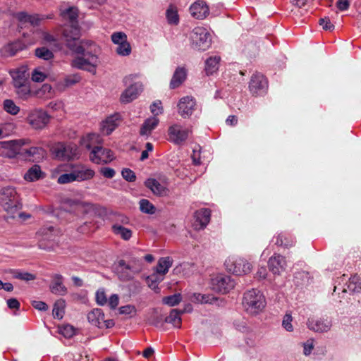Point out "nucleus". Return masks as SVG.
<instances>
[{
  "instance_id": "obj_1",
  "label": "nucleus",
  "mask_w": 361,
  "mask_h": 361,
  "mask_svg": "<svg viewBox=\"0 0 361 361\" xmlns=\"http://www.w3.org/2000/svg\"><path fill=\"white\" fill-rule=\"evenodd\" d=\"M51 118L46 111L35 109L29 111L25 121L31 129L42 130L49 126Z\"/></svg>"
},
{
  "instance_id": "obj_2",
  "label": "nucleus",
  "mask_w": 361,
  "mask_h": 361,
  "mask_svg": "<svg viewBox=\"0 0 361 361\" xmlns=\"http://www.w3.org/2000/svg\"><path fill=\"white\" fill-rule=\"evenodd\" d=\"M67 46L77 54H83L85 48L90 45L87 42L80 40V30L75 27H69L64 31Z\"/></svg>"
},
{
  "instance_id": "obj_3",
  "label": "nucleus",
  "mask_w": 361,
  "mask_h": 361,
  "mask_svg": "<svg viewBox=\"0 0 361 361\" xmlns=\"http://www.w3.org/2000/svg\"><path fill=\"white\" fill-rule=\"evenodd\" d=\"M243 304L247 310L256 313L265 306V300L259 290L252 289L244 295Z\"/></svg>"
},
{
  "instance_id": "obj_4",
  "label": "nucleus",
  "mask_w": 361,
  "mask_h": 361,
  "mask_svg": "<svg viewBox=\"0 0 361 361\" xmlns=\"http://www.w3.org/2000/svg\"><path fill=\"white\" fill-rule=\"evenodd\" d=\"M212 288L220 293H226L233 289L235 283L231 276L219 274L211 280Z\"/></svg>"
},
{
  "instance_id": "obj_5",
  "label": "nucleus",
  "mask_w": 361,
  "mask_h": 361,
  "mask_svg": "<svg viewBox=\"0 0 361 361\" xmlns=\"http://www.w3.org/2000/svg\"><path fill=\"white\" fill-rule=\"evenodd\" d=\"M73 169V166L71 164L60 165L53 171V176L60 175L57 178V182L59 184H66L76 181Z\"/></svg>"
},
{
  "instance_id": "obj_6",
  "label": "nucleus",
  "mask_w": 361,
  "mask_h": 361,
  "mask_svg": "<svg viewBox=\"0 0 361 361\" xmlns=\"http://www.w3.org/2000/svg\"><path fill=\"white\" fill-rule=\"evenodd\" d=\"M114 157L110 149H103L101 147H95L91 152L90 159L92 161L100 164H108L113 161Z\"/></svg>"
},
{
  "instance_id": "obj_7",
  "label": "nucleus",
  "mask_w": 361,
  "mask_h": 361,
  "mask_svg": "<svg viewBox=\"0 0 361 361\" xmlns=\"http://www.w3.org/2000/svg\"><path fill=\"white\" fill-rule=\"evenodd\" d=\"M82 55L87 56V59L77 57L73 60L72 66L80 69H86L88 71L94 70L96 66L97 57L90 53H87V54L84 53Z\"/></svg>"
},
{
  "instance_id": "obj_8",
  "label": "nucleus",
  "mask_w": 361,
  "mask_h": 361,
  "mask_svg": "<svg viewBox=\"0 0 361 361\" xmlns=\"http://www.w3.org/2000/svg\"><path fill=\"white\" fill-rule=\"evenodd\" d=\"M211 212L207 209H202L195 213V222L193 227L196 230H200L206 227L210 221Z\"/></svg>"
},
{
  "instance_id": "obj_9",
  "label": "nucleus",
  "mask_w": 361,
  "mask_h": 361,
  "mask_svg": "<svg viewBox=\"0 0 361 361\" xmlns=\"http://www.w3.org/2000/svg\"><path fill=\"white\" fill-rule=\"evenodd\" d=\"M226 267L229 271L239 276L249 274L252 268L251 264L247 261H241L237 265L228 262Z\"/></svg>"
},
{
  "instance_id": "obj_10",
  "label": "nucleus",
  "mask_w": 361,
  "mask_h": 361,
  "mask_svg": "<svg viewBox=\"0 0 361 361\" xmlns=\"http://www.w3.org/2000/svg\"><path fill=\"white\" fill-rule=\"evenodd\" d=\"M55 159L61 161L69 160L72 158L70 154V147L64 143L59 142L51 149Z\"/></svg>"
},
{
  "instance_id": "obj_11",
  "label": "nucleus",
  "mask_w": 361,
  "mask_h": 361,
  "mask_svg": "<svg viewBox=\"0 0 361 361\" xmlns=\"http://www.w3.org/2000/svg\"><path fill=\"white\" fill-rule=\"evenodd\" d=\"M145 185L154 195L157 196L166 195L169 192L168 188L154 178L147 179L145 182Z\"/></svg>"
},
{
  "instance_id": "obj_12",
  "label": "nucleus",
  "mask_w": 361,
  "mask_h": 361,
  "mask_svg": "<svg viewBox=\"0 0 361 361\" xmlns=\"http://www.w3.org/2000/svg\"><path fill=\"white\" fill-rule=\"evenodd\" d=\"M191 13L197 19H203L209 14V8L203 1H196L190 7Z\"/></svg>"
},
{
  "instance_id": "obj_13",
  "label": "nucleus",
  "mask_w": 361,
  "mask_h": 361,
  "mask_svg": "<svg viewBox=\"0 0 361 361\" xmlns=\"http://www.w3.org/2000/svg\"><path fill=\"white\" fill-rule=\"evenodd\" d=\"M24 142L23 140H12L4 144L5 154L9 157H13L19 154Z\"/></svg>"
},
{
  "instance_id": "obj_14",
  "label": "nucleus",
  "mask_w": 361,
  "mask_h": 361,
  "mask_svg": "<svg viewBox=\"0 0 361 361\" xmlns=\"http://www.w3.org/2000/svg\"><path fill=\"white\" fill-rule=\"evenodd\" d=\"M172 265V260L169 257H162L158 261L153 276L157 280V276H164Z\"/></svg>"
},
{
  "instance_id": "obj_15",
  "label": "nucleus",
  "mask_w": 361,
  "mask_h": 361,
  "mask_svg": "<svg viewBox=\"0 0 361 361\" xmlns=\"http://www.w3.org/2000/svg\"><path fill=\"white\" fill-rule=\"evenodd\" d=\"M194 106L195 102L190 97H186L182 98L178 104L179 114L183 117H186L191 115Z\"/></svg>"
},
{
  "instance_id": "obj_16",
  "label": "nucleus",
  "mask_w": 361,
  "mask_h": 361,
  "mask_svg": "<svg viewBox=\"0 0 361 361\" xmlns=\"http://www.w3.org/2000/svg\"><path fill=\"white\" fill-rule=\"evenodd\" d=\"M57 329L58 333L66 339L72 338L73 336H76L78 332V329L70 324L59 325Z\"/></svg>"
},
{
  "instance_id": "obj_17",
  "label": "nucleus",
  "mask_w": 361,
  "mask_h": 361,
  "mask_svg": "<svg viewBox=\"0 0 361 361\" xmlns=\"http://www.w3.org/2000/svg\"><path fill=\"white\" fill-rule=\"evenodd\" d=\"M53 317L59 320L63 319L66 315V305L63 300H58L54 305Z\"/></svg>"
},
{
  "instance_id": "obj_18",
  "label": "nucleus",
  "mask_w": 361,
  "mask_h": 361,
  "mask_svg": "<svg viewBox=\"0 0 361 361\" xmlns=\"http://www.w3.org/2000/svg\"><path fill=\"white\" fill-rule=\"evenodd\" d=\"M190 300L192 302L198 304H211L217 300V298L209 294H202L200 293H194L190 295Z\"/></svg>"
},
{
  "instance_id": "obj_19",
  "label": "nucleus",
  "mask_w": 361,
  "mask_h": 361,
  "mask_svg": "<svg viewBox=\"0 0 361 361\" xmlns=\"http://www.w3.org/2000/svg\"><path fill=\"white\" fill-rule=\"evenodd\" d=\"M76 181H83L91 179L94 176V171L90 169L81 166L74 170Z\"/></svg>"
},
{
  "instance_id": "obj_20",
  "label": "nucleus",
  "mask_w": 361,
  "mask_h": 361,
  "mask_svg": "<svg viewBox=\"0 0 361 361\" xmlns=\"http://www.w3.org/2000/svg\"><path fill=\"white\" fill-rule=\"evenodd\" d=\"M169 133L172 140L176 142L185 140L188 137V132L180 129L178 126H173L170 128Z\"/></svg>"
},
{
  "instance_id": "obj_21",
  "label": "nucleus",
  "mask_w": 361,
  "mask_h": 361,
  "mask_svg": "<svg viewBox=\"0 0 361 361\" xmlns=\"http://www.w3.org/2000/svg\"><path fill=\"white\" fill-rule=\"evenodd\" d=\"M186 78L185 70L183 68H178L175 71L173 76L171 80L170 85L172 88L180 86Z\"/></svg>"
},
{
  "instance_id": "obj_22",
  "label": "nucleus",
  "mask_w": 361,
  "mask_h": 361,
  "mask_svg": "<svg viewBox=\"0 0 361 361\" xmlns=\"http://www.w3.org/2000/svg\"><path fill=\"white\" fill-rule=\"evenodd\" d=\"M267 84V80L262 75L256 74L252 75L250 83V89L257 92Z\"/></svg>"
},
{
  "instance_id": "obj_23",
  "label": "nucleus",
  "mask_w": 361,
  "mask_h": 361,
  "mask_svg": "<svg viewBox=\"0 0 361 361\" xmlns=\"http://www.w3.org/2000/svg\"><path fill=\"white\" fill-rule=\"evenodd\" d=\"M15 87L20 99H27L32 97V87L29 85L27 82Z\"/></svg>"
},
{
  "instance_id": "obj_24",
  "label": "nucleus",
  "mask_w": 361,
  "mask_h": 361,
  "mask_svg": "<svg viewBox=\"0 0 361 361\" xmlns=\"http://www.w3.org/2000/svg\"><path fill=\"white\" fill-rule=\"evenodd\" d=\"M11 74L13 80L14 87L27 82L25 71L23 68L15 69L11 71Z\"/></svg>"
},
{
  "instance_id": "obj_25",
  "label": "nucleus",
  "mask_w": 361,
  "mask_h": 361,
  "mask_svg": "<svg viewBox=\"0 0 361 361\" xmlns=\"http://www.w3.org/2000/svg\"><path fill=\"white\" fill-rule=\"evenodd\" d=\"M52 93V87L47 83L43 84L37 88L32 87V97L37 98H44Z\"/></svg>"
},
{
  "instance_id": "obj_26",
  "label": "nucleus",
  "mask_w": 361,
  "mask_h": 361,
  "mask_svg": "<svg viewBox=\"0 0 361 361\" xmlns=\"http://www.w3.org/2000/svg\"><path fill=\"white\" fill-rule=\"evenodd\" d=\"M220 57H210L206 61L205 71L208 75L216 73L219 69Z\"/></svg>"
},
{
  "instance_id": "obj_27",
  "label": "nucleus",
  "mask_w": 361,
  "mask_h": 361,
  "mask_svg": "<svg viewBox=\"0 0 361 361\" xmlns=\"http://www.w3.org/2000/svg\"><path fill=\"white\" fill-rule=\"evenodd\" d=\"M51 293L56 295H61L66 292V288L63 285L62 278L56 276L53 281L52 284L50 286Z\"/></svg>"
},
{
  "instance_id": "obj_28",
  "label": "nucleus",
  "mask_w": 361,
  "mask_h": 361,
  "mask_svg": "<svg viewBox=\"0 0 361 361\" xmlns=\"http://www.w3.org/2000/svg\"><path fill=\"white\" fill-rule=\"evenodd\" d=\"M104 318V313L99 309L94 310L88 314L89 321L99 326L103 324Z\"/></svg>"
},
{
  "instance_id": "obj_29",
  "label": "nucleus",
  "mask_w": 361,
  "mask_h": 361,
  "mask_svg": "<svg viewBox=\"0 0 361 361\" xmlns=\"http://www.w3.org/2000/svg\"><path fill=\"white\" fill-rule=\"evenodd\" d=\"M42 171L40 167L37 165L33 166L30 168L25 175V179L27 181H35L39 179L42 176Z\"/></svg>"
},
{
  "instance_id": "obj_30",
  "label": "nucleus",
  "mask_w": 361,
  "mask_h": 361,
  "mask_svg": "<svg viewBox=\"0 0 361 361\" xmlns=\"http://www.w3.org/2000/svg\"><path fill=\"white\" fill-rule=\"evenodd\" d=\"M100 138L95 134H89L84 137L82 140V145L87 149H90L91 147H93L94 149L96 147L95 145L100 143Z\"/></svg>"
},
{
  "instance_id": "obj_31",
  "label": "nucleus",
  "mask_w": 361,
  "mask_h": 361,
  "mask_svg": "<svg viewBox=\"0 0 361 361\" xmlns=\"http://www.w3.org/2000/svg\"><path fill=\"white\" fill-rule=\"evenodd\" d=\"M119 314L125 316L128 318H132L137 314V309L133 305H126L118 309Z\"/></svg>"
},
{
  "instance_id": "obj_32",
  "label": "nucleus",
  "mask_w": 361,
  "mask_h": 361,
  "mask_svg": "<svg viewBox=\"0 0 361 361\" xmlns=\"http://www.w3.org/2000/svg\"><path fill=\"white\" fill-rule=\"evenodd\" d=\"M112 229L115 234L120 235L123 240H129L132 235V231L121 225L115 224L112 226Z\"/></svg>"
},
{
  "instance_id": "obj_33",
  "label": "nucleus",
  "mask_w": 361,
  "mask_h": 361,
  "mask_svg": "<svg viewBox=\"0 0 361 361\" xmlns=\"http://www.w3.org/2000/svg\"><path fill=\"white\" fill-rule=\"evenodd\" d=\"M137 94V88L134 86H130L122 94L121 100L123 103H128L136 97Z\"/></svg>"
},
{
  "instance_id": "obj_34",
  "label": "nucleus",
  "mask_w": 361,
  "mask_h": 361,
  "mask_svg": "<svg viewBox=\"0 0 361 361\" xmlns=\"http://www.w3.org/2000/svg\"><path fill=\"white\" fill-rule=\"evenodd\" d=\"M158 121V119L156 118L147 119L143 124L142 127L141 128V135H148L151 133L152 129H154V128L157 125Z\"/></svg>"
},
{
  "instance_id": "obj_35",
  "label": "nucleus",
  "mask_w": 361,
  "mask_h": 361,
  "mask_svg": "<svg viewBox=\"0 0 361 361\" xmlns=\"http://www.w3.org/2000/svg\"><path fill=\"white\" fill-rule=\"evenodd\" d=\"M166 17L169 23L177 25L179 22V16L176 7L170 6L166 11Z\"/></svg>"
},
{
  "instance_id": "obj_36",
  "label": "nucleus",
  "mask_w": 361,
  "mask_h": 361,
  "mask_svg": "<svg viewBox=\"0 0 361 361\" xmlns=\"http://www.w3.org/2000/svg\"><path fill=\"white\" fill-rule=\"evenodd\" d=\"M4 109L11 115H17L20 112V107L11 99H6L4 102Z\"/></svg>"
},
{
  "instance_id": "obj_37",
  "label": "nucleus",
  "mask_w": 361,
  "mask_h": 361,
  "mask_svg": "<svg viewBox=\"0 0 361 361\" xmlns=\"http://www.w3.org/2000/svg\"><path fill=\"white\" fill-rule=\"evenodd\" d=\"M281 259L280 257H273L269 260V267L274 274H279L282 268Z\"/></svg>"
},
{
  "instance_id": "obj_38",
  "label": "nucleus",
  "mask_w": 361,
  "mask_h": 361,
  "mask_svg": "<svg viewBox=\"0 0 361 361\" xmlns=\"http://www.w3.org/2000/svg\"><path fill=\"white\" fill-rule=\"evenodd\" d=\"M116 126V119L114 117L108 118L103 123L102 130L106 135H109L115 129Z\"/></svg>"
},
{
  "instance_id": "obj_39",
  "label": "nucleus",
  "mask_w": 361,
  "mask_h": 361,
  "mask_svg": "<svg viewBox=\"0 0 361 361\" xmlns=\"http://www.w3.org/2000/svg\"><path fill=\"white\" fill-rule=\"evenodd\" d=\"M180 320L179 313L175 310H173L169 315L165 319L166 322L171 324L177 327L180 326Z\"/></svg>"
},
{
  "instance_id": "obj_40",
  "label": "nucleus",
  "mask_w": 361,
  "mask_h": 361,
  "mask_svg": "<svg viewBox=\"0 0 361 361\" xmlns=\"http://www.w3.org/2000/svg\"><path fill=\"white\" fill-rule=\"evenodd\" d=\"M35 55L39 59L49 60L54 57L52 51L45 47L37 48L35 50Z\"/></svg>"
},
{
  "instance_id": "obj_41",
  "label": "nucleus",
  "mask_w": 361,
  "mask_h": 361,
  "mask_svg": "<svg viewBox=\"0 0 361 361\" xmlns=\"http://www.w3.org/2000/svg\"><path fill=\"white\" fill-rule=\"evenodd\" d=\"M140 209L142 212L147 214H154L156 208L154 206L146 199L141 200L140 202Z\"/></svg>"
},
{
  "instance_id": "obj_42",
  "label": "nucleus",
  "mask_w": 361,
  "mask_h": 361,
  "mask_svg": "<svg viewBox=\"0 0 361 361\" xmlns=\"http://www.w3.org/2000/svg\"><path fill=\"white\" fill-rule=\"evenodd\" d=\"M116 271L121 277H130L128 275V271H130V267L123 260H120L116 268Z\"/></svg>"
},
{
  "instance_id": "obj_43",
  "label": "nucleus",
  "mask_w": 361,
  "mask_h": 361,
  "mask_svg": "<svg viewBox=\"0 0 361 361\" xmlns=\"http://www.w3.org/2000/svg\"><path fill=\"white\" fill-rule=\"evenodd\" d=\"M78 9L75 7H70L61 12L63 18L70 20H75L78 18Z\"/></svg>"
},
{
  "instance_id": "obj_44",
  "label": "nucleus",
  "mask_w": 361,
  "mask_h": 361,
  "mask_svg": "<svg viewBox=\"0 0 361 361\" xmlns=\"http://www.w3.org/2000/svg\"><path fill=\"white\" fill-rule=\"evenodd\" d=\"M329 324H324L323 321L317 322L315 324L313 322L310 324V328L315 331H326L329 329Z\"/></svg>"
},
{
  "instance_id": "obj_45",
  "label": "nucleus",
  "mask_w": 361,
  "mask_h": 361,
  "mask_svg": "<svg viewBox=\"0 0 361 361\" xmlns=\"http://www.w3.org/2000/svg\"><path fill=\"white\" fill-rule=\"evenodd\" d=\"M181 300L180 294H176L171 296L165 297L163 298V302L170 306L178 305Z\"/></svg>"
},
{
  "instance_id": "obj_46",
  "label": "nucleus",
  "mask_w": 361,
  "mask_h": 361,
  "mask_svg": "<svg viewBox=\"0 0 361 361\" xmlns=\"http://www.w3.org/2000/svg\"><path fill=\"white\" fill-rule=\"evenodd\" d=\"M117 48V52L120 55L127 56L129 55L131 51V47L130 44L126 40V42L118 44Z\"/></svg>"
},
{
  "instance_id": "obj_47",
  "label": "nucleus",
  "mask_w": 361,
  "mask_h": 361,
  "mask_svg": "<svg viewBox=\"0 0 361 361\" xmlns=\"http://www.w3.org/2000/svg\"><path fill=\"white\" fill-rule=\"evenodd\" d=\"M20 50L18 44L13 43L8 44L4 49V54L6 56H14Z\"/></svg>"
},
{
  "instance_id": "obj_48",
  "label": "nucleus",
  "mask_w": 361,
  "mask_h": 361,
  "mask_svg": "<svg viewBox=\"0 0 361 361\" xmlns=\"http://www.w3.org/2000/svg\"><path fill=\"white\" fill-rule=\"evenodd\" d=\"M47 78V75L39 69H35L32 73V80L34 82H43Z\"/></svg>"
},
{
  "instance_id": "obj_49",
  "label": "nucleus",
  "mask_w": 361,
  "mask_h": 361,
  "mask_svg": "<svg viewBox=\"0 0 361 361\" xmlns=\"http://www.w3.org/2000/svg\"><path fill=\"white\" fill-rule=\"evenodd\" d=\"M111 39L114 44H118L127 40V36L125 33L118 32H115L111 36Z\"/></svg>"
},
{
  "instance_id": "obj_50",
  "label": "nucleus",
  "mask_w": 361,
  "mask_h": 361,
  "mask_svg": "<svg viewBox=\"0 0 361 361\" xmlns=\"http://www.w3.org/2000/svg\"><path fill=\"white\" fill-rule=\"evenodd\" d=\"M80 78L78 75H73L66 78L60 85L63 87H68L80 81Z\"/></svg>"
},
{
  "instance_id": "obj_51",
  "label": "nucleus",
  "mask_w": 361,
  "mask_h": 361,
  "mask_svg": "<svg viewBox=\"0 0 361 361\" xmlns=\"http://www.w3.org/2000/svg\"><path fill=\"white\" fill-rule=\"evenodd\" d=\"M96 300L97 302L100 305H104L108 302L106 295L105 294L104 291L99 290L97 292Z\"/></svg>"
},
{
  "instance_id": "obj_52",
  "label": "nucleus",
  "mask_w": 361,
  "mask_h": 361,
  "mask_svg": "<svg viewBox=\"0 0 361 361\" xmlns=\"http://www.w3.org/2000/svg\"><path fill=\"white\" fill-rule=\"evenodd\" d=\"M293 318L291 315L286 314L282 322L283 327L289 331H293V326L291 324Z\"/></svg>"
},
{
  "instance_id": "obj_53",
  "label": "nucleus",
  "mask_w": 361,
  "mask_h": 361,
  "mask_svg": "<svg viewBox=\"0 0 361 361\" xmlns=\"http://www.w3.org/2000/svg\"><path fill=\"white\" fill-rule=\"evenodd\" d=\"M28 14L21 12L16 14V19L21 25H25L26 23H28Z\"/></svg>"
},
{
  "instance_id": "obj_54",
  "label": "nucleus",
  "mask_w": 361,
  "mask_h": 361,
  "mask_svg": "<svg viewBox=\"0 0 361 361\" xmlns=\"http://www.w3.org/2000/svg\"><path fill=\"white\" fill-rule=\"evenodd\" d=\"M122 176L128 181H134L135 180L134 172L128 169H125L122 171Z\"/></svg>"
},
{
  "instance_id": "obj_55",
  "label": "nucleus",
  "mask_w": 361,
  "mask_h": 361,
  "mask_svg": "<svg viewBox=\"0 0 361 361\" xmlns=\"http://www.w3.org/2000/svg\"><path fill=\"white\" fill-rule=\"evenodd\" d=\"M108 303H109V307L111 309H116L117 307V306L118 305V303H119V297H118V295H116V294L112 295L109 298V299L108 300Z\"/></svg>"
},
{
  "instance_id": "obj_56",
  "label": "nucleus",
  "mask_w": 361,
  "mask_h": 361,
  "mask_svg": "<svg viewBox=\"0 0 361 361\" xmlns=\"http://www.w3.org/2000/svg\"><path fill=\"white\" fill-rule=\"evenodd\" d=\"M200 154H201V148L198 147V149H195L193 150L192 154V161L195 165H200L201 164L200 161Z\"/></svg>"
},
{
  "instance_id": "obj_57",
  "label": "nucleus",
  "mask_w": 361,
  "mask_h": 361,
  "mask_svg": "<svg viewBox=\"0 0 361 361\" xmlns=\"http://www.w3.org/2000/svg\"><path fill=\"white\" fill-rule=\"evenodd\" d=\"M319 25L324 30H331L334 28V25L328 18H322L319 20Z\"/></svg>"
},
{
  "instance_id": "obj_58",
  "label": "nucleus",
  "mask_w": 361,
  "mask_h": 361,
  "mask_svg": "<svg viewBox=\"0 0 361 361\" xmlns=\"http://www.w3.org/2000/svg\"><path fill=\"white\" fill-rule=\"evenodd\" d=\"M40 152L44 150L40 147H32L25 151V154L28 157H34L35 154H39Z\"/></svg>"
},
{
  "instance_id": "obj_59",
  "label": "nucleus",
  "mask_w": 361,
  "mask_h": 361,
  "mask_svg": "<svg viewBox=\"0 0 361 361\" xmlns=\"http://www.w3.org/2000/svg\"><path fill=\"white\" fill-rule=\"evenodd\" d=\"M32 305L35 309L41 311H45L48 309V305L42 301H34Z\"/></svg>"
},
{
  "instance_id": "obj_60",
  "label": "nucleus",
  "mask_w": 361,
  "mask_h": 361,
  "mask_svg": "<svg viewBox=\"0 0 361 361\" xmlns=\"http://www.w3.org/2000/svg\"><path fill=\"white\" fill-rule=\"evenodd\" d=\"M100 173L106 178H112L114 174L115 171L110 168H102L100 171Z\"/></svg>"
},
{
  "instance_id": "obj_61",
  "label": "nucleus",
  "mask_w": 361,
  "mask_h": 361,
  "mask_svg": "<svg viewBox=\"0 0 361 361\" xmlns=\"http://www.w3.org/2000/svg\"><path fill=\"white\" fill-rule=\"evenodd\" d=\"M337 7L341 11L347 10L349 7L348 0H339L337 3Z\"/></svg>"
},
{
  "instance_id": "obj_62",
  "label": "nucleus",
  "mask_w": 361,
  "mask_h": 361,
  "mask_svg": "<svg viewBox=\"0 0 361 361\" xmlns=\"http://www.w3.org/2000/svg\"><path fill=\"white\" fill-rule=\"evenodd\" d=\"M17 277L22 280L30 281L35 279V276L30 273H20L18 274Z\"/></svg>"
},
{
  "instance_id": "obj_63",
  "label": "nucleus",
  "mask_w": 361,
  "mask_h": 361,
  "mask_svg": "<svg viewBox=\"0 0 361 361\" xmlns=\"http://www.w3.org/2000/svg\"><path fill=\"white\" fill-rule=\"evenodd\" d=\"M313 348L314 345L312 341L307 342L306 343L304 344V353L306 355H310Z\"/></svg>"
},
{
  "instance_id": "obj_64",
  "label": "nucleus",
  "mask_w": 361,
  "mask_h": 361,
  "mask_svg": "<svg viewBox=\"0 0 361 361\" xmlns=\"http://www.w3.org/2000/svg\"><path fill=\"white\" fill-rule=\"evenodd\" d=\"M39 18L37 16H28V23H30L31 25H37L39 23Z\"/></svg>"
}]
</instances>
